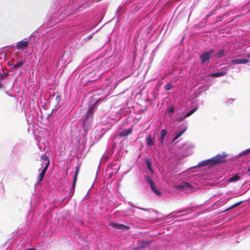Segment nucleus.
Segmentation results:
<instances>
[{
    "label": "nucleus",
    "instance_id": "nucleus-1",
    "mask_svg": "<svg viewBox=\"0 0 250 250\" xmlns=\"http://www.w3.org/2000/svg\"><path fill=\"white\" fill-rule=\"evenodd\" d=\"M94 105L89 107L85 114L83 116V125L84 131L86 132L90 128V123L89 121L90 116L93 115V110Z\"/></svg>",
    "mask_w": 250,
    "mask_h": 250
},
{
    "label": "nucleus",
    "instance_id": "nucleus-2",
    "mask_svg": "<svg viewBox=\"0 0 250 250\" xmlns=\"http://www.w3.org/2000/svg\"><path fill=\"white\" fill-rule=\"evenodd\" d=\"M214 52L213 49L210 50L209 51L205 52L200 56L201 63L204 64L207 62H208L211 56V54Z\"/></svg>",
    "mask_w": 250,
    "mask_h": 250
},
{
    "label": "nucleus",
    "instance_id": "nucleus-3",
    "mask_svg": "<svg viewBox=\"0 0 250 250\" xmlns=\"http://www.w3.org/2000/svg\"><path fill=\"white\" fill-rule=\"evenodd\" d=\"M226 154H218L212 158L213 165H215L218 163H223L225 162V159L227 158Z\"/></svg>",
    "mask_w": 250,
    "mask_h": 250
},
{
    "label": "nucleus",
    "instance_id": "nucleus-4",
    "mask_svg": "<svg viewBox=\"0 0 250 250\" xmlns=\"http://www.w3.org/2000/svg\"><path fill=\"white\" fill-rule=\"evenodd\" d=\"M110 226L117 230H127L130 229L127 226L119 223H111Z\"/></svg>",
    "mask_w": 250,
    "mask_h": 250
},
{
    "label": "nucleus",
    "instance_id": "nucleus-5",
    "mask_svg": "<svg viewBox=\"0 0 250 250\" xmlns=\"http://www.w3.org/2000/svg\"><path fill=\"white\" fill-rule=\"evenodd\" d=\"M29 45V42L28 41H20L18 42L16 45V49L17 50H24Z\"/></svg>",
    "mask_w": 250,
    "mask_h": 250
},
{
    "label": "nucleus",
    "instance_id": "nucleus-6",
    "mask_svg": "<svg viewBox=\"0 0 250 250\" xmlns=\"http://www.w3.org/2000/svg\"><path fill=\"white\" fill-rule=\"evenodd\" d=\"M147 182L149 183L151 189L157 195H161V193L160 191L157 190L155 187V184L154 182L150 179H147Z\"/></svg>",
    "mask_w": 250,
    "mask_h": 250
},
{
    "label": "nucleus",
    "instance_id": "nucleus-7",
    "mask_svg": "<svg viewBox=\"0 0 250 250\" xmlns=\"http://www.w3.org/2000/svg\"><path fill=\"white\" fill-rule=\"evenodd\" d=\"M132 128L123 129L119 133V136L122 137H126L132 133Z\"/></svg>",
    "mask_w": 250,
    "mask_h": 250
},
{
    "label": "nucleus",
    "instance_id": "nucleus-8",
    "mask_svg": "<svg viewBox=\"0 0 250 250\" xmlns=\"http://www.w3.org/2000/svg\"><path fill=\"white\" fill-rule=\"evenodd\" d=\"M48 168V167H47V166H44L43 167V168L42 169V170L41 171V173H40V174L39 175L38 180V183H40L43 179L44 175H45Z\"/></svg>",
    "mask_w": 250,
    "mask_h": 250
},
{
    "label": "nucleus",
    "instance_id": "nucleus-9",
    "mask_svg": "<svg viewBox=\"0 0 250 250\" xmlns=\"http://www.w3.org/2000/svg\"><path fill=\"white\" fill-rule=\"evenodd\" d=\"M80 166H78L75 167L76 171H75V174H74V178H73V190H74V188H75V186H76V181H77V177H78V173H79V171H80Z\"/></svg>",
    "mask_w": 250,
    "mask_h": 250
},
{
    "label": "nucleus",
    "instance_id": "nucleus-10",
    "mask_svg": "<svg viewBox=\"0 0 250 250\" xmlns=\"http://www.w3.org/2000/svg\"><path fill=\"white\" fill-rule=\"evenodd\" d=\"M232 64H245L249 62V59H234L232 60L231 61Z\"/></svg>",
    "mask_w": 250,
    "mask_h": 250
},
{
    "label": "nucleus",
    "instance_id": "nucleus-11",
    "mask_svg": "<svg viewBox=\"0 0 250 250\" xmlns=\"http://www.w3.org/2000/svg\"><path fill=\"white\" fill-rule=\"evenodd\" d=\"M199 166L200 167H204L206 166H213L212 159L207 160L201 162Z\"/></svg>",
    "mask_w": 250,
    "mask_h": 250
},
{
    "label": "nucleus",
    "instance_id": "nucleus-12",
    "mask_svg": "<svg viewBox=\"0 0 250 250\" xmlns=\"http://www.w3.org/2000/svg\"><path fill=\"white\" fill-rule=\"evenodd\" d=\"M41 160L43 162H45V166L49 167L50 165V159L46 155H43L41 157Z\"/></svg>",
    "mask_w": 250,
    "mask_h": 250
},
{
    "label": "nucleus",
    "instance_id": "nucleus-13",
    "mask_svg": "<svg viewBox=\"0 0 250 250\" xmlns=\"http://www.w3.org/2000/svg\"><path fill=\"white\" fill-rule=\"evenodd\" d=\"M146 164L148 169L151 172H153L152 168L151 162L150 159H147L146 161Z\"/></svg>",
    "mask_w": 250,
    "mask_h": 250
},
{
    "label": "nucleus",
    "instance_id": "nucleus-14",
    "mask_svg": "<svg viewBox=\"0 0 250 250\" xmlns=\"http://www.w3.org/2000/svg\"><path fill=\"white\" fill-rule=\"evenodd\" d=\"M167 130L166 129H162L161 133L160 140L161 143H163L164 140V137L167 134Z\"/></svg>",
    "mask_w": 250,
    "mask_h": 250
},
{
    "label": "nucleus",
    "instance_id": "nucleus-15",
    "mask_svg": "<svg viewBox=\"0 0 250 250\" xmlns=\"http://www.w3.org/2000/svg\"><path fill=\"white\" fill-rule=\"evenodd\" d=\"M24 63V61L23 60H20L18 63H15L12 68L14 70H17L18 68H19Z\"/></svg>",
    "mask_w": 250,
    "mask_h": 250
},
{
    "label": "nucleus",
    "instance_id": "nucleus-16",
    "mask_svg": "<svg viewBox=\"0 0 250 250\" xmlns=\"http://www.w3.org/2000/svg\"><path fill=\"white\" fill-rule=\"evenodd\" d=\"M186 128H184V129L178 132L173 139V141H175L179 138L186 131Z\"/></svg>",
    "mask_w": 250,
    "mask_h": 250
},
{
    "label": "nucleus",
    "instance_id": "nucleus-17",
    "mask_svg": "<svg viewBox=\"0 0 250 250\" xmlns=\"http://www.w3.org/2000/svg\"><path fill=\"white\" fill-rule=\"evenodd\" d=\"M225 55V51L224 49H221L219 50L216 54H215V56L218 58H220L224 56Z\"/></svg>",
    "mask_w": 250,
    "mask_h": 250
},
{
    "label": "nucleus",
    "instance_id": "nucleus-18",
    "mask_svg": "<svg viewBox=\"0 0 250 250\" xmlns=\"http://www.w3.org/2000/svg\"><path fill=\"white\" fill-rule=\"evenodd\" d=\"M150 244V242L149 241L142 242L140 244V248L143 249H144L148 247Z\"/></svg>",
    "mask_w": 250,
    "mask_h": 250
},
{
    "label": "nucleus",
    "instance_id": "nucleus-19",
    "mask_svg": "<svg viewBox=\"0 0 250 250\" xmlns=\"http://www.w3.org/2000/svg\"><path fill=\"white\" fill-rule=\"evenodd\" d=\"M146 144L148 146H153L154 145V143L153 140L151 137V136H148L146 138Z\"/></svg>",
    "mask_w": 250,
    "mask_h": 250
},
{
    "label": "nucleus",
    "instance_id": "nucleus-20",
    "mask_svg": "<svg viewBox=\"0 0 250 250\" xmlns=\"http://www.w3.org/2000/svg\"><path fill=\"white\" fill-rule=\"evenodd\" d=\"M227 74L226 72H220L217 73H213L211 75V76L214 77H218L220 76H224Z\"/></svg>",
    "mask_w": 250,
    "mask_h": 250
},
{
    "label": "nucleus",
    "instance_id": "nucleus-21",
    "mask_svg": "<svg viewBox=\"0 0 250 250\" xmlns=\"http://www.w3.org/2000/svg\"><path fill=\"white\" fill-rule=\"evenodd\" d=\"M186 188L185 183L184 182L183 183L179 185H177L175 186V188L180 190H184Z\"/></svg>",
    "mask_w": 250,
    "mask_h": 250
},
{
    "label": "nucleus",
    "instance_id": "nucleus-22",
    "mask_svg": "<svg viewBox=\"0 0 250 250\" xmlns=\"http://www.w3.org/2000/svg\"><path fill=\"white\" fill-rule=\"evenodd\" d=\"M197 109V107H195L189 111L188 113L185 114V117H188L193 114Z\"/></svg>",
    "mask_w": 250,
    "mask_h": 250
},
{
    "label": "nucleus",
    "instance_id": "nucleus-23",
    "mask_svg": "<svg viewBox=\"0 0 250 250\" xmlns=\"http://www.w3.org/2000/svg\"><path fill=\"white\" fill-rule=\"evenodd\" d=\"M240 176H239L238 175L236 174L234 176H233V177L230 178L229 180V182H234V181L238 180L239 179H240Z\"/></svg>",
    "mask_w": 250,
    "mask_h": 250
},
{
    "label": "nucleus",
    "instance_id": "nucleus-24",
    "mask_svg": "<svg viewBox=\"0 0 250 250\" xmlns=\"http://www.w3.org/2000/svg\"><path fill=\"white\" fill-rule=\"evenodd\" d=\"M242 203H243V201H240V202H237V203H235L234 204H233L232 206H231L230 207L228 208L227 209V210H229L232 208L237 207L238 206L240 205Z\"/></svg>",
    "mask_w": 250,
    "mask_h": 250
},
{
    "label": "nucleus",
    "instance_id": "nucleus-25",
    "mask_svg": "<svg viewBox=\"0 0 250 250\" xmlns=\"http://www.w3.org/2000/svg\"><path fill=\"white\" fill-rule=\"evenodd\" d=\"M173 87L171 83L166 84L165 86V89L167 90H169Z\"/></svg>",
    "mask_w": 250,
    "mask_h": 250
},
{
    "label": "nucleus",
    "instance_id": "nucleus-26",
    "mask_svg": "<svg viewBox=\"0 0 250 250\" xmlns=\"http://www.w3.org/2000/svg\"><path fill=\"white\" fill-rule=\"evenodd\" d=\"M185 114H184L183 113V116H181V117H178L177 119V120L179 122H182L185 118H186V117H185Z\"/></svg>",
    "mask_w": 250,
    "mask_h": 250
},
{
    "label": "nucleus",
    "instance_id": "nucleus-27",
    "mask_svg": "<svg viewBox=\"0 0 250 250\" xmlns=\"http://www.w3.org/2000/svg\"><path fill=\"white\" fill-rule=\"evenodd\" d=\"M185 183L186 187L189 188H194V187L189 183L185 182Z\"/></svg>",
    "mask_w": 250,
    "mask_h": 250
},
{
    "label": "nucleus",
    "instance_id": "nucleus-28",
    "mask_svg": "<svg viewBox=\"0 0 250 250\" xmlns=\"http://www.w3.org/2000/svg\"><path fill=\"white\" fill-rule=\"evenodd\" d=\"M8 76V74H0V80H3L6 78Z\"/></svg>",
    "mask_w": 250,
    "mask_h": 250
},
{
    "label": "nucleus",
    "instance_id": "nucleus-29",
    "mask_svg": "<svg viewBox=\"0 0 250 250\" xmlns=\"http://www.w3.org/2000/svg\"><path fill=\"white\" fill-rule=\"evenodd\" d=\"M248 153H249V151H248V149L244 150V151L242 152L241 153H240V156H243V155H246L247 154H248Z\"/></svg>",
    "mask_w": 250,
    "mask_h": 250
},
{
    "label": "nucleus",
    "instance_id": "nucleus-30",
    "mask_svg": "<svg viewBox=\"0 0 250 250\" xmlns=\"http://www.w3.org/2000/svg\"><path fill=\"white\" fill-rule=\"evenodd\" d=\"M168 112L171 113L172 114L174 112V107L173 106H171L168 109Z\"/></svg>",
    "mask_w": 250,
    "mask_h": 250
},
{
    "label": "nucleus",
    "instance_id": "nucleus-31",
    "mask_svg": "<svg viewBox=\"0 0 250 250\" xmlns=\"http://www.w3.org/2000/svg\"><path fill=\"white\" fill-rule=\"evenodd\" d=\"M133 249L134 250H140V248L138 247L134 248Z\"/></svg>",
    "mask_w": 250,
    "mask_h": 250
},
{
    "label": "nucleus",
    "instance_id": "nucleus-32",
    "mask_svg": "<svg viewBox=\"0 0 250 250\" xmlns=\"http://www.w3.org/2000/svg\"><path fill=\"white\" fill-rule=\"evenodd\" d=\"M3 86V84H1L0 83V89Z\"/></svg>",
    "mask_w": 250,
    "mask_h": 250
},
{
    "label": "nucleus",
    "instance_id": "nucleus-33",
    "mask_svg": "<svg viewBox=\"0 0 250 250\" xmlns=\"http://www.w3.org/2000/svg\"><path fill=\"white\" fill-rule=\"evenodd\" d=\"M28 250H36L34 248H30V249H29Z\"/></svg>",
    "mask_w": 250,
    "mask_h": 250
},
{
    "label": "nucleus",
    "instance_id": "nucleus-34",
    "mask_svg": "<svg viewBox=\"0 0 250 250\" xmlns=\"http://www.w3.org/2000/svg\"><path fill=\"white\" fill-rule=\"evenodd\" d=\"M247 171H248V172H250V166L249 167Z\"/></svg>",
    "mask_w": 250,
    "mask_h": 250
},
{
    "label": "nucleus",
    "instance_id": "nucleus-35",
    "mask_svg": "<svg viewBox=\"0 0 250 250\" xmlns=\"http://www.w3.org/2000/svg\"><path fill=\"white\" fill-rule=\"evenodd\" d=\"M44 162H43V161H42V163L41 165H42V166H43V165H45V163H44Z\"/></svg>",
    "mask_w": 250,
    "mask_h": 250
},
{
    "label": "nucleus",
    "instance_id": "nucleus-36",
    "mask_svg": "<svg viewBox=\"0 0 250 250\" xmlns=\"http://www.w3.org/2000/svg\"><path fill=\"white\" fill-rule=\"evenodd\" d=\"M248 151H249V152L250 153V148L248 149Z\"/></svg>",
    "mask_w": 250,
    "mask_h": 250
}]
</instances>
